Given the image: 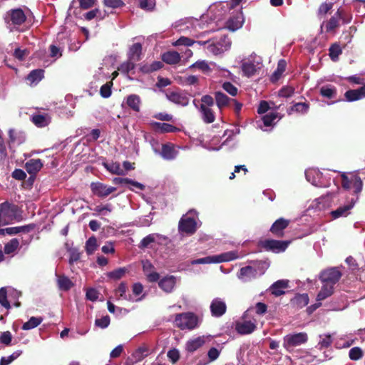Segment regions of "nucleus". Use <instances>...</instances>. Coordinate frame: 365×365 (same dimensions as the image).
Returning a JSON list of instances; mask_svg holds the SVG:
<instances>
[{
    "label": "nucleus",
    "instance_id": "13d9d810",
    "mask_svg": "<svg viewBox=\"0 0 365 365\" xmlns=\"http://www.w3.org/2000/svg\"><path fill=\"white\" fill-rule=\"evenodd\" d=\"M277 118V113L271 112L262 117V121L264 126H271L273 124L274 120Z\"/></svg>",
    "mask_w": 365,
    "mask_h": 365
},
{
    "label": "nucleus",
    "instance_id": "5701e85b",
    "mask_svg": "<svg viewBox=\"0 0 365 365\" xmlns=\"http://www.w3.org/2000/svg\"><path fill=\"white\" fill-rule=\"evenodd\" d=\"M125 103L127 106L135 112L140 111V106L142 101L140 97L137 94L128 95L125 98Z\"/></svg>",
    "mask_w": 365,
    "mask_h": 365
},
{
    "label": "nucleus",
    "instance_id": "864d4df0",
    "mask_svg": "<svg viewBox=\"0 0 365 365\" xmlns=\"http://www.w3.org/2000/svg\"><path fill=\"white\" fill-rule=\"evenodd\" d=\"M309 108V104L307 103H296L290 108V111L307 113Z\"/></svg>",
    "mask_w": 365,
    "mask_h": 365
},
{
    "label": "nucleus",
    "instance_id": "7c9ffc66",
    "mask_svg": "<svg viewBox=\"0 0 365 365\" xmlns=\"http://www.w3.org/2000/svg\"><path fill=\"white\" fill-rule=\"evenodd\" d=\"M215 99L218 108L222 110L225 107L229 106L232 98H229L221 91H216L215 93Z\"/></svg>",
    "mask_w": 365,
    "mask_h": 365
},
{
    "label": "nucleus",
    "instance_id": "9d476101",
    "mask_svg": "<svg viewBox=\"0 0 365 365\" xmlns=\"http://www.w3.org/2000/svg\"><path fill=\"white\" fill-rule=\"evenodd\" d=\"M91 190L94 195L101 198H105L116 190V187L108 186L100 182H93L91 184Z\"/></svg>",
    "mask_w": 365,
    "mask_h": 365
},
{
    "label": "nucleus",
    "instance_id": "49530a36",
    "mask_svg": "<svg viewBox=\"0 0 365 365\" xmlns=\"http://www.w3.org/2000/svg\"><path fill=\"white\" fill-rule=\"evenodd\" d=\"M242 70L244 74L250 77L254 76L257 72L256 66L252 62H244L242 65Z\"/></svg>",
    "mask_w": 365,
    "mask_h": 365
},
{
    "label": "nucleus",
    "instance_id": "a211bd4d",
    "mask_svg": "<svg viewBox=\"0 0 365 365\" xmlns=\"http://www.w3.org/2000/svg\"><path fill=\"white\" fill-rule=\"evenodd\" d=\"M289 281L286 279H279L274 282L269 290L271 294L275 297H279L285 294L284 289L288 288Z\"/></svg>",
    "mask_w": 365,
    "mask_h": 365
},
{
    "label": "nucleus",
    "instance_id": "bf43d9fd",
    "mask_svg": "<svg viewBox=\"0 0 365 365\" xmlns=\"http://www.w3.org/2000/svg\"><path fill=\"white\" fill-rule=\"evenodd\" d=\"M135 67V61L133 60H130L128 58L127 62H125L121 64L119 70L125 73H128L131 70L134 69Z\"/></svg>",
    "mask_w": 365,
    "mask_h": 365
},
{
    "label": "nucleus",
    "instance_id": "c756f323",
    "mask_svg": "<svg viewBox=\"0 0 365 365\" xmlns=\"http://www.w3.org/2000/svg\"><path fill=\"white\" fill-rule=\"evenodd\" d=\"M43 167L41 159H31L25 164V168L29 174L37 173Z\"/></svg>",
    "mask_w": 365,
    "mask_h": 365
},
{
    "label": "nucleus",
    "instance_id": "3c124183",
    "mask_svg": "<svg viewBox=\"0 0 365 365\" xmlns=\"http://www.w3.org/2000/svg\"><path fill=\"white\" fill-rule=\"evenodd\" d=\"M197 68L203 73H208L210 71V67L205 61H197L189 66V69Z\"/></svg>",
    "mask_w": 365,
    "mask_h": 365
},
{
    "label": "nucleus",
    "instance_id": "c03bdc74",
    "mask_svg": "<svg viewBox=\"0 0 365 365\" xmlns=\"http://www.w3.org/2000/svg\"><path fill=\"white\" fill-rule=\"evenodd\" d=\"M43 321L42 317H31L28 322H25L22 326L23 330H30L37 327Z\"/></svg>",
    "mask_w": 365,
    "mask_h": 365
},
{
    "label": "nucleus",
    "instance_id": "b1692460",
    "mask_svg": "<svg viewBox=\"0 0 365 365\" xmlns=\"http://www.w3.org/2000/svg\"><path fill=\"white\" fill-rule=\"evenodd\" d=\"M151 125L160 133H176L180 128L167 123L153 122Z\"/></svg>",
    "mask_w": 365,
    "mask_h": 365
},
{
    "label": "nucleus",
    "instance_id": "423d86ee",
    "mask_svg": "<svg viewBox=\"0 0 365 365\" xmlns=\"http://www.w3.org/2000/svg\"><path fill=\"white\" fill-rule=\"evenodd\" d=\"M341 186L344 190L354 188V192L356 195L359 194L363 188V182L361 178L354 173H351L350 176L345 173L341 174Z\"/></svg>",
    "mask_w": 365,
    "mask_h": 365
},
{
    "label": "nucleus",
    "instance_id": "680f3d73",
    "mask_svg": "<svg viewBox=\"0 0 365 365\" xmlns=\"http://www.w3.org/2000/svg\"><path fill=\"white\" fill-rule=\"evenodd\" d=\"M222 88L232 96L237 94V88L230 82H225L222 86Z\"/></svg>",
    "mask_w": 365,
    "mask_h": 365
},
{
    "label": "nucleus",
    "instance_id": "39448f33",
    "mask_svg": "<svg viewBox=\"0 0 365 365\" xmlns=\"http://www.w3.org/2000/svg\"><path fill=\"white\" fill-rule=\"evenodd\" d=\"M255 264L258 265V268H259V266L262 265L261 269L259 273L258 272V269L253 266H246L244 267H242L238 273V278L245 281L247 282L251 280L252 279H255L258 274L261 275L263 274L264 272V265H266L265 262L262 261H254L252 262Z\"/></svg>",
    "mask_w": 365,
    "mask_h": 365
},
{
    "label": "nucleus",
    "instance_id": "f257e3e1",
    "mask_svg": "<svg viewBox=\"0 0 365 365\" xmlns=\"http://www.w3.org/2000/svg\"><path fill=\"white\" fill-rule=\"evenodd\" d=\"M174 322L181 330H192L199 326L200 319L195 313L187 312L175 314Z\"/></svg>",
    "mask_w": 365,
    "mask_h": 365
},
{
    "label": "nucleus",
    "instance_id": "de8ad7c7",
    "mask_svg": "<svg viewBox=\"0 0 365 365\" xmlns=\"http://www.w3.org/2000/svg\"><path fill=\"white\" fill-rule=\"evenodd\" d=\"M104 167L112 174L123 175V170L120 168V163L118 162L104 163Z\"/></svg>",
    "mask_w": 365,
    "mask_h": 365
},
{
    "label": "nucleus",
    "instance_id": "20e7f679",
    "mask_svg": "<svg viewBox=\"0 0 365 365\" xmlns=\"http://www.w3.org/2000/svg\"><path fill=\"white\" fill-rule=\"evenodd\" d=\"M19 207L16 205L5 201L0 204V226L9 224L16 219Z\"/></svg>",
    "mask_w": 365,
    "mask_h": 365
},
{
    "label": "nucleus",
    "instance_id": "f03ea898",
    "mask_svg": "<svg viewBox=\"0 0 365 365\" xmlns=\"http://www.w3.org/2000/svg\"><path fill=\"white\" fill-rule=\"evenodd\" d=\"M197 212L194 210H189L186 215H182L178 223L180 232L193 235L197 230Z\"/></svg>",
    "mask_w": 365,
    "mask_h": 365
},
{
    "label": "nucleus",
    "instance_id": "0e129e2a",
    "mask_svg": "<svg viewBox=\"0 0 365 365\" xmlns=\"http://www.w3.org/2000/svg\"><path fill=\"white\" fill-rule=\"evenodd\" d=\"M195 41L188 37L181 36L174 43V46H191Z\"/></svg>",
    "mask_w": 365,
    "mask_h": 365
},
{
    "label": "nucleus",
    "instance_id": "f8f14e48",
    "mask_svg": "<svg viewBox=\"0 0 365 365\" xmlns=\"http://www.w3.org/2000/svg\"><path fill=\"white\" fill-rule=\"evenodd\" d=\"M290 220L280 217L272 225L269 232L276 237H282L284 235V230L289 226Z\"/></svg>",
    "mask_w": 365,
    "mask_h": 365
},
{
    "label": "nucleus",
    "instance_id": "e433bc0d",
    "mask_svg": "<svg viewBox=\"0 0 365 365\" xmlns=\"http://www.w3.org/2000/svg\"><path fill=\"white\" fill-rule=\"evenodd\" d=\"M163 67V63L161 61H153L150 64H144L140 67V70L143 73H150L154 71H158Z\"/></svg>",
    "mask_w": 365,
    "mask_h": 365
},
{
    "label": "nucleus",
    "instance_id": "a18cd8bd",
    "mask_svg": "<svg viewBox=\"0 0 365 365\" xmlns=\"http://www.w3.org/2000/svg\"><path fill=\"white\" fill-rule=\"evenodd\" d=\"M43 78V70L35 69L31 71L27 76L26 79L32 83L39 82Z\"/></svg>",
    "mask_w": 365,
    "mask_h": 365
},
{
    "label": "nucleus",
    "instance_id": "6e6552de",
    "mask_svg": "<svg viewBox=\"0 0 365 365\" xmlns=\"http://www.w3.org/2000/svg\"><path fill=\"white\" fill-rule=\"evenodd\" d=\"M308 340V336L304 332L294 334H288L284 337V347L291 351L296 346L305 344Z\"/></svg>",
    "mask_w": 365,
    "mask_h": 365
},
{
    "label": "nucleus",
    "instance_id": "aec40b11",
    "mask_svg": "<svg viewBox=\"0 0 365 365\" xmlns=\"http://www.w3.org/2000/svg\"><path fill=\"white\" fill-rule=\"evenodd\" d=\"M9 16L12 24L14 25H21L26 19V16L21 9H11L9 12Z\"/></svg>",
    "mask_w": 365,
    "mask_h": 365
},
{
    "label": "nucleus",
    "instance_id": "09e8293b",
    "mask_svg": "<svg viewBox=\"0 0 365 365\" xmlns=\"http://www.w3.org/2000/svg\"><path fill=\"white\" fill-rule=\"evenodd\" d=\"M329 51L330 58L334 62L338 61L339 55L342 53L340 46L336 43L331 45Z\"/></svg>",
    "mask_w": 365,
    "mask_h": 365
},
{
    "label": "nucleus",
    "instance_id": "e2e57ef3",
    "mask_svg": "<svg viewBox=\"0 0 365 365\" xmlns=\"http://www.w3.org/2000/svg\"><path fill=\"white\" fill-rule=\"evenodd\" d=\"M12 335L9 331L1 332L0 334V343L5 346H10L11 344Z\"/></svg>",
    "mask_w": 365,
    "mask_h": 365
},
{
    "label": "nucleus",
    "instance_id": "a878e982",
    "mask_svg": "<svg viewBox=\"0 0 365 365\" xmlns=\"http://www.w3.org/2000/svg\"><path fill=\"white\" fill-rule=\"evenodd\" d=\"M309 301V299L307 294H297L291 299V304L297 309H302L308 304Z\"/></svg>",
    "mask_w": 365,
    "mask_h": 365
},
{
    "label": "nucleus",
    "instance_id": "4c0bfd02",
    "mask_svg": "<svg viewBox=\"0 0 365 365\" xmlns=\"http://www.w3.org/2000/svg\"><path fill=\"white\" fill-rule=\"evenodd\" d=\"M334 292V286L331 284H324L317 296V300L320 302L331 296Z\"/></svg>",
    "mask_w": 365,
    "mask_h": 365
},
{
    "label": "nucleus",
    "instance_id": "f704fd0d",
    "mask_svg": "<svg viewBox=\"0 0 365 365\" xmlns=\"http://www.w3.org/2000/svg\"><path fill=\"white\" fill-rule=\"evenodd\" d=\"M34 224H29L24 226L20 227H11L5 228V230L7 231V235H16L19 232H29L32 231L35 228Z\"/></svg>",
    "mask_w": 365,
    "mask_h": 365
},
{
    "label": "nucleus",
    "instance_id": "79ce46f5",
    "mask_svg": "<svg viewBox=\"0 0 365 365\" xmlns=\"http://www.w3.org/2000/svg\"><path fill=\"white\" fill-rule=\"evenodd\" d=\"M127 272H128V269L126 267H120L108 272L106 275L110 279L118 280L123 278Z\"/></svg>",
    "mask_w": 365,
    "mask_h": 365
},
{
    "label": "nucleus",
    "instance_id": "6e6d98bb",
    "mask_svg": "<svg viewBox=\"0 0 365 365\" xmlns=\"http://www.w3.org/2000/svg\"><path fill=\"white\" fill-rule=\"evenodd\" d=\"M21 354H22V351L18 350V351H14L13 354H11L8 357H2L0 360V365H9L13 361H14L19 356H20Z\"/></svg>",
    "mask_w": 365,
    "mask_h": 365
},
{
    "label": "nucleus",
    "instance_id": "7ed1b4c3",
    "mask_svg": "<svg viewBox=\"0 0 365 365\" xmlns=\"http://www.w3.org/2000/svg\"><path fill=\"white\" fill-rule=\"evenodd\" d=\"M239 258L237 251H230L217 255L207 256L202 258L195 259L192 262V264H212L230 262Z\"/></svg>",
    "mask_w": 365,
    "mask_h": 365
},
{
    "label": "nucleus",
    "instance_id": "0eeeda50",
    "mask_svg": "<svg viewBox=\"0 0 365 365\" xmlns=\"http://www.w3.org/2000/svg\"><path fill=\"white\" fill-rule=\"evenodd\" d=\"M290 244L288 240L268 239L260 241L259 245L266 251L279 253L284 252Z\"/></svg>",
    "mask_w": 365,
    "mask_h": 365
},
{
    "label": "nucleus",
    "instance_id": "cd10ccee",
    "mask_svg": "<svg viewBox=\"0 0 365 365\" xmlns=\"http://www.w3.org/2000/svg\"><path fill=\"white\" fill-rule=\"evenodd\" d=\"M162 60L163 62L169 65H175L180 62V56L178 52L175 51H169L162 54Z\"/></svg>",
    "mask_w": 365,
    "mask_h": 365
},
{
    "label": "nucleus",
    "instance_id": "ddd939ff",
    "mask_svg": "<svg viewBox=\"0 0 365 365\" xmlns=\"http://www.w3.org/2000/svg\"><path fill=\"white\" fill-rule=\"evenodd\" d=\"M224 41L225 44L221 43L220 41L209 43L207 47L208 52L219 55L227 51L231 46V41L227 35H224Z\"/></svg>",
    "mask_w": 365,
    "mask_h": 365
},
{
    "label": "nucleus",
    "instance_id": "37998d69",
    "mask_svg": "<svg viewBox=\"0 0 365 365\" xmlns=\"http://www.w3.org/2000/svg\"><path fill=\"white\" fill-rule=\"evenodd\" d=\"M19 247V241L16 238L11 239L4 245V252L6 255L14 253Z\"/></svg>",
    "mask_w": 365,
    "mask_h": 365
},
{
    "label": "nucleus",
    "instance_id": "2f4dec72",
    "mask_svg": "<svg viewBox=\"0 0 365 365\" xmlns=\"http://www.w3.org/2000/svg\"><path fill=\"white\" fill-rule=\"evenodd\" d=\"M142 53V45L140 43H133L128 51V58L135 62L140 60V56Z\"/></svg>",
    "mask_w": 365,
    "mask_h": 365
},
{
    "label": "nucleus",
    "instance_id": "338daca9",
    "mask_svg": "<svg viewBox=\"0 0 365 365\" xmlns=\"http://www.w3.org/2000/svg\"><path fill=\"white\" fill-rule=\"evenodd\" d=\"M103 4L112 9L120 8L125 5L122 0H103Z\"/></svg>",
    "mask_w": 365,
    "mask_h": 365
},
{
    "label": "nucleus",
    "instance_id": "1a4fd4ad",
    "mask_svg": "<svg viewBox=\"0 0 365 365\" xmlns=\"http://www.w3.org/2000/svg\"><path fill=\"white\" fill-rule=\"evenodd\" d=\"M341 272L336 267H331L322 271L319 279L323 283L334 285L341 277Z\"/></svg>",
    "mask_w": 365,
    "mask_h": 365
},
{
    "label": "nucleus",
    "instance_id": "6ab92c4d",
    "mask_svg": "<svg viewBox=\"0 0 365 365\" xmlns=\"http://www.w3.org/2000/svg\"><path fill=\"white\" fill-rule=\"evenodd\" d=\"M178 154V151L175 149L174 145L171 143H164L162 145L160 155L166 160H174Z\"/></svg>",
    "mask_w": 365,
    "mask_h": 365
},
{
    "label": "nucleus",
    "instance_id": "412c9836",
    "mask_svg": "<svg viewBox=\"0 0 365 365\" xmlns=\"http://www.w3.org/2000/svg\"><path fill=\"white\" fill-rule=\"evenodd\" d=\"M31 121L38 128H43L50 124L51 118L48 113H36L32 115Z\"/></svg>",
    "mask_w": 365,
    "mask_h": 365
},
{
    "label": "nucleus",
    "instance_id": "c9c22d12",
    "mask_svg": "<svg viewBox=\"0 0 365 365\" xmlns=\"http://www.w3.org/2000/svg\"><path fill=\"white\" fill-rule=\"evenodd\" d=\"M57 284L59 289L62 291H68L74 286L73 282L65 275L58 276Z\"/></svg>",
    "mask_w": 365,
    "mask_h": 365
},
{
    "label": "nucleus",
    "instance_id": "4468645a",
    "mask_svg": "<svg viewBox=\"0 0 365 365\" xmlns=\"http://www.w3.org/2000/svg\"><path fill=\"white\" fill-rule=\"evenodd\" d=\"M210 312L215 317H222L227 311L225 302L220 298H215L210 304Z\"/></svg>",
    "mask_w": 365,
    "mask_h": 365
},
{
    "label": "nucleus",
    "instance_id": "052dcab7",
    "mask_svg": "<svg viewBox=\"0 0 365 365\" xmlns=\"http://www.w3.org/2000/svg\"><path fill=\"white\" fill-rule=\"evenodd\" d=\"M0 304L6 309L10 308V304L7 300V290L6 287L0 289Z\"/></svg>",
    "mask_w": 365,
    "mask_h": 365
},
{
    "label": "nucleus",
    "instance_id": "4d7b16f0",
    "mask_svg": "<svg viewBox=\"0 0 365 365\" xmlns=\"http://www.w3.org/2000/svg\"><path fill=\"white\" fill-rule=\"evenodd\" d=\"M336 14L339 21H342L344 24H347L351 22V16L348 13H346L344 9L341 8L338 9Z\"/></svg>",
    "mask_w": 365,
    "mask_h": 365
},
{
    "label": "nucleus",
    "instance_id": "2eb2a0df",
    "mask_svg": "<svg viewBox=\"0 0 365 365\" xmlns=\"http://www.w3.org/2000/svg\"><path fill=\"white\" fill-rule=\"evenodd\" d=\"M257 328L255 322L250 320H244L242 322H237L235 324V330L237 333L245 335L252 333Z\"/></svg>",
    "mask_w": 365,
    "mask_h": 365
},
{
    "label": "nucleus",
    "instance_id": "69168bd1",
    "mask_svg": "<svg viewBox=\"0 0 365 365\" xmlns=\"http://www.w3.org/2000/svg\"><path fill=\"white\" fill-rule=\"evenodd\" d=\"M294 93V88L292 86H283L278 92L280 97L289 98L291 97Z\"/></svg>",
    "mask_w": 365,
    "mask_h": 365
},
{
    "label": "nucleus",
    "instance_id": "5fc2aeb1",
    "mask_svg": "<svg viewBox=\"0 0 365 365\" xmlns=\"http://www.w3.org/2000/svg\"><path fill=\"white\" fill-rule=\"evenodd\" d=\"M155 5V0H139V7L145 11H153Z\"/></svg>",
    "mask_w": 365,
    "mask_h": 365
},
{
    "label": "nucleus",
    "instance_id": "bb28decb",
    "mask_svg": "<svg viewBox=\"0 0 365 365\" xmlns=\"http://www.w3.org/2000/svg\"><path fill=\"white\" fill-rule=\"evenodd\" d=\"M167 97L171 102L182 106H186L189 103V98L180 93L171 92Z\"/></svg>",
    "mask_w": 365,
    "mask_h": 365
},
{
    "label": "nucleus",
    "instance_id": "f3484780",
    "mask_svg": "<svg viewBox=\"0 0 365 365\" xmlns=\"http://www.w3.org/2000/svg\"><path fill=\"white\" fill-rule=\"evenodd\" d=\"M357 200L358 197H356V200L351 199L348 204L339 206L335 210L331 212V215L334 219H337L341 217H346L350 213V210L354 207Z\"/></svg>",
    "mask_w": 365,
    "mask_h": 365
},
{
    "label": "nucleus",
    "instance_id": "393cba45",
    "mask_svg": "<svg viewBox=\"0 0 365 365\" xmlns=\"http://www.w3.org/2000/svg\"><path fill=\"white\" fill-rule=\"evenodd\" d=\"M158 281L159 287L167 293L173 291L176 283L174 276H166Z\"/></svg>",
    "mask_w": 365,
    "mask_h": 365
},
{
    "label": "nucleus",
    "instance_id": "8fccbe9b",
    "mask_svg": "<svg viewBox=\"0 0 365 365\" xmlns=\"http://www.w3.org/2000/svg\"><path fill=\"white\" fill-rule=\"evenodd\" d=\"M97 240L94 236H92L88 238V240L86 242V252L88 255H92L97 249Z\"/></svg>",
    "mask_w": 365,
    "mask_h": 365
},
{
    "label": "nucleus",
    "instance_id": "a19ab883",
    "mask_svg": "<svg viewBox=\"0 0 365 365\" xmlns=\"http://www.w3.org/2000/svg\"><path fill=\"white\" fill-rule=\"evenodd\" d=\"M319 93L321 96L329 99L334 98L336 96V89L331 85L322 86Z\"/></svg>",
    "mask_w": 365,
    "mask_h": 365
},
{
    "label": "nucleus",
    "instance_id": "4be33fe9",
    "mask_svg": "<svg viewBox=\"0 0 365 365\" xmlns=\"http://www.w3.org/2000/svg\"><path fill=\"white\" fill-rule=\"evenodd\" d=\"M344 96L346 100L349 102L358 101L365 98V86H363L358 89H351L346 91Z\"/></svg>",
    "mask_w": 365,
    "mask_h": 365
},
{
    "label": "nucleus",
    "instance_id": "603ef678",
    "mask_svg": "<svg viewBox=\"0 0 365 365\" xmlns=\"http://www.w3.org/2000/svg\"><path fill=\"white\" fill-rule=\"evenodd\" d=\"M364 356L362 349L359 346L351 348L349 351V356L351 360L357 361Z\"/></svg>",
    "mask_w": 365,
    "mask_h": 365
},
{
    "label": "nucleus",
    "instance_id": "473e14b6",
    "mask_svg": "<svg viewBox=\"0 0 365 365\" xmlns=\"http://www.w3.org/2000/svg\"><path fill=\"white\" fill-rule=\"evenodd\" d=\"M200 111L202 114V119L205 123H212L215 120V112L211 108L200 106Z\"/></svg>",
    "mask_w": 365,
    "mask_h": 365
},
{
    "label": "nucleus",
    "instance_id": "c85d7f7f",
    "mask_svg": "<svg viewBox=\"0 0 365 365\" xmlns=\"http://www.w3.org/2000/svg\"><path fill=\"white\" fill-rule=\"evenodd\" d=\"M108 16V13L106 10L101 11L96 8L85 13L83 14V18L87 21H91L95 18H96L98 21H101L104 19Z\"/></svg>",
    "mask_w": 365,
    "mask_h": 365
},
{
    "label": "nucleus",
    "instance_id": "9b49d317",
    "mask_svg": "<svg viewBox=\"0 0 365 365\" xmlns=\"http://www.w3.org/2000/svg\"><path fill=\"white\" fill-rule=\"evenodd\" d=\"M97 0H73L68 11H71L73 9V14L75 16H77L80 12V9L87 10L92 8L96 4Z\"/></svg>",
    "mask_w": 365,
    "mask_h": 365
},
{
    "label": "nucleus",
    "instance_id": "58836bf2",
    "mask_svg": "<svg viewBox=\"0 0 365 365\" xmlns=\"http://www.w3.org/2000/svg\"><path fill=\"white\" fill-rule=\"evenodd\" d=\"M205 343V340L201 337H197L192 340L188 341L186 344V350L192 353L200 348Z\"/></svg>",
    "mask_w": 365,
    "mask_h": 365
},
{
    "label": "nucleus",
    "instance_id": "72a5a7b5",
    "mask_svg": "<svg viewBox=\"0 0 365 365\" xmlns=\"http://www.w3.org/2000/svg\"><path fill=\"white\" fill-rule=\"evenodd\" d=\"M287 62L284 59H280L277 63V68L274 71L270 77V81L272 83L277 82L282 76V73L285 71Z\"/></svg>",
    "mask_w": 365,
    "mask_h": 365
},
{
    "label": "nucleus",
    "instance_id": "dca6fc26",
    "mask_svg": "<svg viewBox=\"0 0 365 365\" xmlns=\"http://www.w3.org/2000/svg\"><path fill=\"white\" fill-rule=\"evenodd\" d=\"M142 264L143 271L147 277V280L149 282H158L160 279V274L154 271L155 268L153 264L148 260L143 261Z\"/></svg>",
    "mask_w": 365,
    "mask_h": 365
},
{
    "label": "nucleus",
    "instance_id": "774afa93",
    "mask_svg": "<svg viewBox=\"0 0 365 365\" xmlns=\"http://www.w3.org/2000/svg\"><path fill=\"white\" fill-rule=\"evenodd\" d=\"M332 3H323L322 4L318 9V16H324L332 9Z\"/></svg>",
    "mask_w": 365,
    "mask_h": 365
},
{
    "label": "nucleus",
    "instance_id": "ea45409f",
    "mask_svg": "<svg viewBox=\"0 0 365 365\" xmlns=\"http://www.w3.org/2000/svg\"><path fill=\"white\" fill-rule=\"evenodd\" d=\"M323 25L325 26V29L327 33L332 32L338 28L339 26V19L336 12L328 21L324 23Z\"/></svg>",
    "mask_w": 365,
    "mask_h": 365
}]
</instances>
